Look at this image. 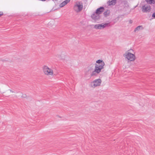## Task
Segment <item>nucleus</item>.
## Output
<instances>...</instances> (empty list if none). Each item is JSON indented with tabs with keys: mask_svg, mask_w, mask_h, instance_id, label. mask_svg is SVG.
Masks as SVG:
<instances>
[{
	"mask_svg": "<svg viewBox=\"0 0 155 155\" xmlns=\"http://www.w3.org/2000/svg\"><path fill=\"white\" fill-rule=\"evenodd\" d=\"M105 63L104 61L101 60H98L96 61L94 69L93 67H88V71L90 72L91 77L96 76L104 69Z\"/></svg>",
	"mask_w": 155,
	"mask_h": 155,
	"instance_id": "obj_1",
	"label": "nucleus"
},
{
	"mask_svg": "<svg viewBox=\"0 0 155 155\" xmlns=\"http://www.w3.org/2000/svg\"><path fill=\"white\" fill-rule=\"evenodd\" d=\"M133 51V50L130 49L127 51L123 55V56L128 61H133L136 58L134 54L131 53L130 51Z\"/></svg>",
	"mask_w": 155,
	"mask_h": 155,
	"instance_id": "obj_2",
	"label": "nucleus"
},
{
	"mask_svg": "<svg viewBox=\"0 0 155 155\" xmlns=\"http://www.w3.org/2000/svg\"><path fill=\"white\" fill-rule=\"evenodd\" d=\"M83 8L82 2L81 1H77L74 4V9L76 12H79L82 11Z\"/></svg>",
	"mask_w": 155,
	"mask_h": 155,
	"instance_id": "obj_3",
	"label": "nucleus"
},
{
	"mask_svg": "<svg viewBox=\"0 0 155 155\" xmlns=\"http://www.w3.org/2000/svg\"><path fill=\"white\" fill-rule=\"evenodd\" d=\"M43 72L45 74L47 75L52 76L54 74L53 71L46 66L43 67Z\"/></svg>",
	"mask_w": 155,
	"mask_h": 155,
	"instance_id": "obj_4",
	"label": "nucleus"
},
{
	"mask_svg": "<svg viewBox=\"0 0 155 155\" xmlns=\"http://www.w3.org/2000/svg\"><path fill=\"white\" fill-rule=\"evenodd\" d=\"M101 83V80L100 79H98L94 80L91 82L90 87L93 88L100 85Z\"/></svg>",
	"mask_w": 155,
	"mask_h": 155,
	"instance_id": "obj_5",
	"label": "nucleus"
},
{
	"mask_svg": "<svg viewBox=\"0 0 155 155\" xmlns=\"http://www.w3.org/2000/svg\"><path fill=\"white\" fill-rule=\"evenodd\" d=\"M110 24L109 23H102L101 24H97L94 25V28L96 29H102L104 28L110 26Z\"/></svg>",
	"mask_w": 155,
	"mask_h": 155,
	"instance_id": "obj_6",
	"label": "nucleus"
},
{
	"mask_svg": "<svg viewBox=\"0 0 155 155\" xmlns=\"http://www.w3.org/2000/svg\"><path fill=\"white\" fill-rule=\"evenodd\" d=\"M150 7L147 5H144L142 7V11L143 12H147L150 11Z\"/></svg>",
	"mask_w": 155,
	"mask_h": 155,
	"instance_id": "obj_7",
	"label": "nucleus"
},
{
	"mask_svg": "<svg viewBox=\"0 0 155 155\" xmlns=\"http://www.w3.org/2000/svg\"><path fill=\"white\" fill-rule=\"evenodd\" d=\"M91 17L93 19L97 21L99 18L100 16L99 15L95 12L92 15Z\"/></svg>",
	"mask_w": 155,
	"mask_h": 155,
	"instance_id": "obj_8",
	"label": "nucleus"
},
{
	"mask_svg": "<svg viewBox=\"0 0 155 155\" xmlns=\"http://www.w3.org/2000/svg\"><path fill=\"white\" fill-rule=\"evenodd\" d=\"M104 10V7H101L100 8L97 9L96 10V12L99 15L102 12H103Z\"/></svg>",
	"mask_w": 155,
	"mask_h": 155,
	"instance_id": "obj_9",
	"label": "nucleus"
},
{
	"mask_svg": "<svg viewBox=\"0 0 155 155\" xmlns=\"http://www.w3.org/2000/svg\"><path fill=\"white\" fill-rule=\"evenodd\" d=\"M70 1V0H66L64 1L62 3H61L59 5L60 7L61 8L66 5Z\"/></svg>",
	"mask_w": 155,
	"mask_h": 155,
	"instance_id": "obj_10",
	"label": "nucleus"
},
{
	"mask_svg": "<svg viewBox=\"0 0 155 155\" xmlns=\"http://www.w3.org/2000/svg\"><path fill=\"white\" fill-rule=\"evenodd\" d=\"M108 2L109 5H114L116 2V0H109Z\"/></svg>",
	"mask_w": 155,
	"mask_h": 155,
	"instance_id": "obj_11",
	"label": "nucleus"
},
{
	"mask_svg": "<svg viewBox=\"0 0 155 155\" xmlns=\"http://www.w3.org/2000/svg\"><path fill=\"white\" fill-rule=\"evenodd\" d=\"M143 28L142 25H140L136 27L134 29V31L135 32L137 31H138L140 30L141 29H143Z\"/></svg>",
	"mask_w": 155,
	"mask_h": 155,
	"instance_id": "obj_12",
	"label": "nucleus"
},
{
	"mask_svg": "<svg viewBox=\"0 0 155 155\" xmlns=\"http://www.w3.org/2000/svg\"><path fill=\"white\" fill-rule=\"evenodd\" d=\"M146 2L148 4H154L155 3V0H145Z\"/></svg>",
	"mask_w": 155,
	"mask_h": 155,
	"instance_id": "obj_13",
	"label": "nucleus"
},
{
	"mask_svg": "<svg viewBox=\"0 0 155 155\" xmlns=\"http://www.w3.org/2000/svg\"><path fill=\"white\" fill-rule=\"evenodd\" d=\"M109 13H110V12H109V11H107L106 12H105L104 13V15L106 16L107 15H108L109 14Z\"/></svg>",
	"mask_w": 155,
	"mask_h": 155,
	"instance_id": "obj_14",
	"label": "nucleus"
},
{
	"mask_svg": "<svg viewBox=\"0 0 155 155\" xmlns=\"http://www.w3.org/2000/svg\"><path fill=\"white\" fill-rule=\"evenodd\" d=\"M152 17L153 18H155V12H154L152 15Z\"/></svg>",
	"mask_w": 155,
	"mask_h": 155,
	"instance_id": "obj_15",
	"label": "nucleus"
},
{
	"mask_svg": "<svg viewBox=\"0 0 155 155\" xmlns=\"http://www.w3.org/2000/svg\"><path fill=\"white\" fill-rule=\"evenodd\" d=\"M129 23H130L131 24V23H132L133 21H132V20H130V21H129Z\"/></svg>",
	"mask_w": 155,
	"mask_h": 155,
	"instance_id": "obj_16",
	"label": "nucleus"
},
{
	"mask_svg": "<svg viewBox=\"0 0 155 155\" xmlns=\"http://www.w3.org/2000/svg\"><path fill=\"white\" fill-rule=\"evenodd\" d=\"M10 90V92H11L12 93H14L15 92H14V91H13L11 90Z\"/></svg>",
	"mask_w": 155,
	"mask_h": 155,
	"instance_id": "obj_17",
	"label": "nucleus"
},
{
	"mask_svg": "<svg viewBox=\"0 0 155 155\" xmlns=\"http://www.w3.org/2000/svg\"><path fill=\"white\" fill-rule=\"evenodd\" d=\"M3 15L2 13V14L0 13V16H1V15Z\"/></svg>",
	"mask_w": 155,
	"mask_h": 155,
	"instance_id": "obj_18",
	"label": "nucleus"
},
{
	"mask_svg": "<svg viewBox=\"0 0 155 155\" xmlns=\"http://www.w3.org/2000/svg\"><path fill=\"white\" fill-rule=\"evenodd\" d=\"M130 12V11H129V12H128V13H129Z\"/></svg>",
	"mask_w": 155,
	"mask_h": 155,
	"instance_id": "obj_19",
	"label": "nucleus"
}]
</instances>
